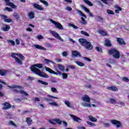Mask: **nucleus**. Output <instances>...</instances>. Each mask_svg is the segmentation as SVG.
<instances>
[{"label":"nucleus","instance_id":"1","mask_svg":"<svg viewBox=\"0 0 129 129\" xmlns=\"http://www.w3.org/2000/svg\"><path fill=\"white\" fill-rule=\"evenodd\" d=\"M36 67H37L39 69L43 68V64L41 63L35 64L34 66H32L30 68V69L31 71H32V72L35 73L36 75L40 76V77H43V78H49V76H48V75L46 74V73L43 72H41L39 69Z\"/></svg>","mask_w":129,"mask_h":129},{"label":"nucleus","instance_id":"2","mask_svg":"<svg viewBox=\"0 0 129 129\" xmlns=\"http://www.w3.org/2000/svg\"><path fill=\"white\" fill-rule=\"evenodd\" d=\"M81 100L84 102L81 103V105L84 107H91V104L90 103V97L89 96L85 94L82 97Z\"/></svg>","mask_w":129,"mask_h":129},{"label":"nucleus","instance_id":"3","mask_svg":"<svg viewBox=\"0 0 129 129\" xmlns=\"http://www.w3.org/2000/svg\"><path fill=\"white\" fill-rule=\"evenodd\" d=\"M79 41L81 44V45L84 46L87 50H92L93 49V46L91 45V43L87 41V40L85 39V38H80Z\"/></svg>","mask_w":129,"mask_h":129},{"label":"nucleus","instance_id":"4","mask_svg":"<svg viewBox=\"0 0 129 129\" xmlns=\"http://www.w3.org/2000/svg\"><path fill=\"white\" fill-rule=\"evenodd\" d=\"M46 70L49 73H51V74H54L55 75H61V74L62 76V79H66L67 78H68V75H67V74H62V73H61V72L59 71H56V72H55L54 71L52 70L51 69L49 68H46Z\"/></svg>","mask_w":129,"mask_h":129},{"label":"nucleus","instance_id":"5","mask_svg":"<svg viewBox=\"0 0 129 129\" xmlns=\"http://www.w3.org/2000/svg\"><path fill=\"white\" fill-rule=\"evenodd\" d=\"M108 54L109 55H112L115 59H119L120 58V53H119V51L115 48H112L108 50Z\"/></svg>","mask_w":129,"mask_h":129},{"label":"nucleus","instance_id":"6","mask_svg":"<svg viewBox=\"0 0 129 129\" xmlns=\"http://www.w3.org/2000/svg\"><path fill=\"white\" fill-rule=\"evenodd\" d=\"M49 33L51 34L53 37H55L56 39L59 40V41H61V42H64V40L61 38V36H60V35H59L58 33L52 30H49Z\"/></svg>","mask_w":129,"mask_h":129},{"label":"nucleus","instance_id":"7","mask_svg":"<svg viewBox=\"0 0 129 129\" xmlns=\"http://www.w3.org/2000/svg\"><path fill=\"white\" fill-rule=\"evenodd\" d=\"M50 22L52 23V24L54 25L56 29H58L59 30H64V28L63 27V26L61 25V23L57 22L53 20H50Z\"/></svg>","mask_w":129,"mask_h":129},{"label":"nucleus","instance_id":"8","mask_svg":"<svg viewBox=\"0 0 129 129\" xmlns=\"http://www.w3.org/2000/svg\"><path fill=\"white\" fill-rule=\"evenodd\" d=\"M52 98H55V99H59L57 97H55L50 95H48L47 97H44L43 98V100L46 101H52Z\"/></svg>","mask_w":129,"mask_h":129},{"label":"nucleus","instance_id":"9","mask_svg":"<svg viewBox=\"0 0 129 129\" xmlns=\"http://www.w3.org/2000/svg\"><path fill=\"white\" fill-rule=\"evenodd\" d=\"M111 122L112 124H116L117 128L121 127V123L119 121L113 119L111 120Z\"/></svg>","mask_w":129,"mask_h":129},{"label":"nucleus","instance_id":"10","mask_svg":"<svg viewBox=\"0 0 129 129\" xmlns=\"http://www.w3.org/2000/svg\"><path fill=\"white\" fill-rule=\"evenodd\" d=\"M3 105H4V107L2 108L3 110H7L8 109H10L12 107V105L10 104L9 102H5L3 104Z\"/></svg>","mask_w":129,"mask_h":129},{"label":"nucleus","instance_id":"11","mask_svg":"<svg viewBox=\"0 0 129 129\" xmlns=\"http://www.w3.org/2000/svg\"><path fill=\"white\" fill-rule=\"evenodd\" d=\"M32 6L34 9H36V10H38V11H44V8L37 4L33 3Z\"/></svg>","mask_w":129,"mask_h":129},{"label":"nucleus","instance_id":"12","mask_svg":"<svg viewBox=\"0 0 129 129\" xmlns=\"http://www.w3.org/2000/svg\"><path fill=\"white\" fill-rule=\"evenodd\" d=\"M72 55L73 57H81V53L77 50H73L72 51Z\"/></svg>","mask_w":129,"mask_h":129},{"label":"nucleus","instance_id":"13","mask_svg":"<svg viewBox=\"0 0 129 129\" xmlns=\"http://www.w3.org/2000/svg\"><path fill=\"white\" fill-rule=\"evenodd\" d=\"M71 117L73 118L74 121H75L76 122H79V120H82L80 118L74 115H70Z\"/></svg>","mask_w":129,"mask_h":129},{"label":"nucleus","instance_id":"14","mask_svg":"<svg viewBox=\"0 0 129 129\" xmlns=\"http://www.w3.org/2000/svg\"><path fill=\"white\" fill-rule=\"evenodd\" d=\"M11 29V26L7 24L3 25V27L2 28V30L4 32H8Z\"/></svg>","mask_w":129,"mask_h":129},{"label":"nucleus","instance_id":"15","mask_svg":"<svg viewBox=\"0 0 129 129\" xmlns=\"http://www.w3.org/2000/svg\"><path fill=\"white\" fill-rule=\"evenodd\" d=\"M117 42L118 44H119V45H126V43L125 42H124V40L122 39L121 38H116Z\"/></svg>","mask_w":129,"mask_h":129},{"label":"nucleus","instance_id":"16","mask_svg":"<svg viewBox=\"0 0 129 129\" xmlns=\"http://www.w3.org/2000/svg\"><path fill=\"white\" fill-rule=\"evenodd\" d=\"M33 47L34 48H35V49H39L40 50H47V49H46V48H45L41 45H39L38 44H34Z\"/></svg>","mask_w":129,"mask_h":129},{"label":"nucleus","instance_id":"17","mask_svg":"<svg viewBox=\"0 0 129 129\" xmlns=\"http://www.w3.org/2000/svg\"><path fill=\"white\" fill-rule=\"evenodd\" d=\"M107 89L111 90V91H118V89L115 86L108 87Z\"/></svg>","mask_w":129,"mask_h":129},{"label":"nucleus","instance_id":"18","mask_svg":"<svg viewBox=\"0 0 129 129\" xmlns=\"http://www.w3.org/2000/svg\"><path fill=\"white\" fill-rule=\"evenodd\" d=\"M64 104L67 106L69 108H72L73 107V105L68 100L64 101Z\"/></svg>","mask_w":129,"mask_h":129},{"label":"nucleus","instance_id":"19","mask_svg":"<svg viewBox=\"0 0 129 129\" xmlns=\"http://www.w3.org/2000/svg\"><path fill=\"white\" fill-rule=\"evenodd\" d=\"M9 72V71L5 70H0V75L2 76H5L7 75V73Z\"/></svg>","mask_w":129,"mask_h":129},{"label":"nucleus","instance_id":"20","mask_svg":"<svg viewBox=\"0 0 129 129\" xmlns=\"http://www.w3.org/2000/svg\"><path fill=\"white\" fill-rule=\"evenodd\" d=\"M95 20L97 22H103V18L101 16H97L95 18Z\"/></svg>","mask_w":129,"mask_h":129},{"label":"nucleus","instance_id":"21","mask_svg":"<svg viewBox=\"0 0 129 129\" xmlns=\"http://www.w3.org/2000/svg\"><path fill=\"white\" fill-rule=\"evenodd\" d=\"M28 17L30 20H33V19H34V18H35V13H34L33 12H31L29 13Z\"/></svg>","mask_w":129,"mask_h":129},{"label":"nucleus","instance_id":"22","mask_svg":"<svg viewBox=\"0 0 129 129\" xmlns=\"http://www.w3.org/2000/svg\"><path fill=\"white\" fill-rule=\"evenodd\" d=\"M88 117L90 121H92V122H95L97 121V119H96V118L93 117L92 115H89Z\"/></svg>","mask_w":129,"mask_h":129},{"label":"nucleus","instance_id":"23","mask_svg":"<svg viewBox=\"0 0 129 129\" xmlns=\"http://www.w3.org/2000/svg\"><path fill=\"white\" fill-rule=\"evenodd\" d=\"M115 8L116 9L115 10V13H116V14H119V12H121L122 11L121 8L117 6H115Z\"/></svg>","mask_w":129,"mask_h":129},{"label":"nucleus","instance_id":"24","mask_svg":"<svg viewBox=\"0 0 129 129\" xmlns=\"http://www.w3.org/2000/svg\"><path fill=\"white\" fill-rule=\"evenodd\" d=\"M105 45L107 47H111V43H110V40L108 39H106L105 41Z\"/></svg>","mask_w":129,"mask_h":129},{"label":"nucleus","instance_id":"25","mask_svg":"<svg viewBox=\"0 0 129 129\" xmlns=\"http://www.w3.org/2000/svg\"><path fill=\"white\" fill-rule=\"evenodd\" d=\"M84 3H85L86 5H88V6H89V7H92L93 6V4L91 3V2L89 0H83Z\"/></svg>","mask_w":129,"mask_h":129},{"label":"nucleus","instance_id":"26","mask_svg":"<svg viewBox=\"0 0 129 129\" xmlns=\"http://www.w3.org/2000/svg\"><path fill=\"white\" fill-rule=\"evenodd\" d=\"M77 12H78V15H79L80 16H81V17H83L84 18H85V19H86L87 18L86 15H84V14H83V13H82L81 11L77 10Z\"/></svg>","mask_w":129,"mask_h":129},{"label":"nucleus","instance_id":"27","mask_svg":"<svg viewBox=\"0 0 129 129\" xmlns=\"http://www.w3.org/2000/svg\"><path fill=\"white\" fill-rule=\"evenodd\" d=\"M9 88H19V89H22L23 87L21 86H18V85H13V86H9Z\"/></svg>","mask_w":129,"mask_h":129},{"label":"nucleus","instance_id":"28","mask_svg":"<svg viewBox=\"0 0 129 129\" xmlns=\"http://www.w3.org/2000/svg\"><path fill=\"white\" fill-rule=\"evenodd\" d=\"M57 67L60 71H64V70H65V66L62 64H58Z\"/></svg>","mask_w":129,"mask_h":129},{"label":"nucleus","instance_id":"29","mask_svg":"<svg viewBox=\"0 0 129 129\" xmlns=\"http://www.w3.org/2000/svg\"><path fill=\"white\" fill-rule=\"evenodd\" d=\"M49 105H52V106H59V104L55 101H52L49 103Z\"/></svg>","mask_w":129,"mask_h":129},{"label":"nucleus","instance_id":"30","mask_svg":"<svg viewBox=\"0 0 129 129\" xmlns=\"http://www.w3.org/2000/svg\"><path fill=\"white\" fill-rule=\"evenodd\" d=\"M7 5L11 7V8H13V9H16V8H17V6L14 5L13 3L11 2L7 3Z\"/></svg>","mask_w":129,"mask_h":129},{"label":"nucleus","instance_id":"31","mask_svg":"<svg viewBox=\"0 0 129 129\" xmlns=\"http://www.w3.org/2000/svg\"><path fill=\"white\" fill-rule=\"evenodd\" d=\"M97 32L99 34L102 35V36H106V32H105V31L99 30H98Z\"/></svg>","mask_w":129,"mask_h":129},{"label":"nucleus","instance_id":"32","mask_svg":"<svg viewBox=\"0 0 129 129\" xmlns=\"http://www.w3.org/2000/svg\"><path fill=\"white\" fill-rule=\"evenodd\" d=\"M75 63L78 65V66H80V67H83L84 66V63L79 61H75Z\"/></svg>","mask_w":129,"mask_h":129},{"label":"nucleus","instance_id":"33","mask_svg":"<svg viewBox=\"0 0 129 129\" xmlns=\"http://www.w3.org/2000/svg\"><path fill=\"white\" fill-rule=\"evenodd\" d=\"M19 92L21 94H22V95H25V96H29V94L25 92V91L24 90H20Z\"/></svg>","mask_w":129,"mask_h":129},{"label":"nucleus","instance_id":"34","mask_svg":"<svg viewBox=\"0 0 129 129\" xmlns=\"http://www.w3.org/2000/svg\"><path fill=\"white\" fill-rule=\"evenodd\" d=\"M15 62L16 63H18V64H19L20 65H23V62H22V60L20 59L19 58H16Z\"/></svg>","mask_w":129,"mask_h":129},{"label":"nucleus","instance_id":"35","mask_svg":"<svg viewBox=\"0 0 129 129\" xmlns=\"http://www.w3.org/2000/svg\"><path fill=\"white\" fill-rule=\"evenodd\" d=\"M44 62L46 64H49V63H52L53 64H54V62H53V61L50 60L46 58L44 59Z\"/></svg>","mask_w":129,"mask_h":129},{"label":"nucleus","instance_id":"36","mask_svg":"<svg viewBox=\"0 0 129 129\" xmlns=\"http://www.w3.org/2000/svg\"><path fill=\"white\" fill-rule=\"evenodd\" d=\"M81 19L82 20V21L81 22V24H82V25H86V24H87V22L83 17H81Z\"/></svg>","mask_w":129,"mask_h":129},{"label":"nucleus","instance_id":"37","mask_svg":"<svg viewBox=\"0 0 129 129\" xmlns=\"http://www.w3.org/2000/svg\"><path fill=\"white\" fill-rule=\"evenodd\" d=\"M32 119L30 117H27L26 118V122H27V123H28V124H31L32 123Z\"/></svg>","mask_w":129,"mask_h":129},{"label":"nucleus","instance_id":"38","mask_svg":"<svg viewBox=\"0 0 129 129\" xmlns=\"http://www.w3.org/2000/svg\"><path fill=\"white\" fill-rule=\"evenodd\" d=\"M81 8H82V9H83L84 11H85V12H86L87 13H89V10L87 9L86 7L83 5H81Z\"/></svg>","mask_w":129,"mask_h":129},{"label":"nucleus","instance_id":"39","mask_svg":"<svg viewBox=\"0 0 129 129\" xmlns=\"http://www.w3.org/2000/svg\"><path fill=\"white\" fill-rule=\"evenodd\" d=\"M38 82H39V83H41V84H43V85H48V83L43 81L41 80H39L38 81Z\"/></svg>","mask_w":129,"mask_h":129},{"label":"nucleus","instance_id":"40","mask_svg":"<svg viewBox=\"0 0 129 129\" xmlns=\"http://www.w3.org/2000/svg\"><path fill=\"white\" fill-rule=\"evenodd\" d=\"M109 102H110V103H113V104L116 103V100L113 98H110Z\"/></svg>","mask_w":129,"mask_h":129},{"label":"nucleus","instance_id":"41","mask_svg":"<svg viewBox=\"0 0 129 129\" xmlns=\"http://www.w3.org/2000/svg\"><path fill=\"white\" fill-rule=\"evenodd\" d=\"M40 2H41L42 4H44L46 7H48L49 6V4L46 1L40 0Z\"/></svg>","mask_w":129,"mask_h":129},{"label":"nucleus","instance_id":"42","mask_svg":"<svg viewBox=\"0 0 129 129\" xmlns=\"http://www.w3.org/2000/svg\"><path fill=\"white\" fill-rule=\"evenodd\" d=\"M81 33L82 34V35H84V36H86L87 37H89V34H88V33L84 31H81Z\"/></svg>","mask_w":129,"mask_h":129},{"label":"nucleus","instance_id":"43","mask_svg":"<svg viewBox=\"0 0 129 129\" xmlns=\"http://www.w3.org/2000/svg\"><path fill=\"white\" fill-rule=\"evenodd\" d=\"M69 27H72V28H74V29H78V27H77V26L71 23H69Z\"/></svg>","mask_w":129,"mask_h":129},{"label":"nucleus","instance_id":"44","mask_svg":"<svg viewBox=\"0 0 129 129\" xmlns=\"http://www.w3.org/2000/svg\"><path fill=\"white\" fill-rule=\"evenodd\" d=\"M87 124H89L91 126H96V124H95V123H92L90 121H87Z\"/></svg>","mask_w":129,"mask_h":129},{"label":"nucleus","instance_id":"45","mask_svg":"<svg viewBox=\"0 0 129 129\" xmlns=\"http://www.w3.org/2000/svg\"><path fill=\"white\" fill-rule=\"evenodd\" d=\"M54 121L55 122H57L58 124H62V121L60 120V119H55Z\"/></svg>","mask_w":129,"mask_h":129},{"label":"nucleus","instance_id":"46","mask_svg":"<svg viewBox=\"0 0 129 129\" xmlns=\"http://www.w3.org/2000/svg\"><path fill=\"white\" fill-rule=\"evenodd\" d=\"M122 81H123L124 82H129V79L128 78H126V77H123L122 78Z\"/></svg>","mask_w":129,"mask_h":129},{"label":"nucleus","instance_id":"47","mask_svg":"<svg viewBox=\"0 0 129 129\" xmlns=\"http://www.w3.org/2000/svg\"><path fill=\"white\" fill-rule=\"evenodd\" d=\"M107 13L109 15H114V12L111 10H107Z\"/></svg>","mask_w":129,"mask_h":129},{"label":"nucleus","instance_id":"48","mask_svg":"<svg viewBox=\"0 0 129 129\" xmlns=\"http://www.w3.org/2000/svg\"><path fill=\"white\" fill-rule=\"evenodd\" d=\"M18 55H19V54L14 53H12V54L11 55V57L12 58H15L16 60V58H18L17 57V56H18Z\"/></svg>","mask_w":129,"mask_h":129},{"label":"nucleus","instance_id":"49","mask_svg":"<svg viewBox=\"0 0 129 129\" xmlns=\"http://www.w3.org/2000/svg\"><path fill=\"white\" fill-rule=\"evenodd\" d=\"M17 56H18V57H19V58L21 59V60H22V61H24V60H25V59L24 58V56L23 55L21 54H18Z\"/></svg>","mask_w":129,"mask_h":129},{"label":"nucleus","instance_id":"50","mask_svg":"<svg viewBox=\"0 0 129 129\" xmlns=\"http://www.w3.org/2000/svg\"><path fill=\"white\" fill-rule=\"evenodd\" d=\"M96 50H97V51H98V52H100V53H102V49L99 47H96Z\"/></svg>","mask_w":129,"mask_h":129},{"label":"nucleus","instance_id":"51","mask_svg":"<svg viewBox=\"0 0 129 129\" xmlns=\"http://www.w3.org/2000/svg\"><path fill=\"white\" fill-rule=\"evenodd\" d=\"M9 124H10L11 125H13V126L17 127V124H15V123H14V122H13L12 121H10L9 122Z\"/></svg>","mask_w":129,"mask_h":129},{"label":"nucleus","instance_id":"52","mask_svg":"<svg viewBox=\"0 0 129 129\" xmlns=\"http://www.w3.org/2000/svg\"><path fill=\"white\" fill-rule=\"evenodd\" d=\"M8 43H11L13 46L15 45V41L14 40H7Z\"/></svg>","mask_w":129,"mask_h":129},{"label":"nucleus","instance_id":"53","mask_svg":"<svg viewBox=\"0 0 129 129\" xmlns=\"http://www.w3.org/2000/svg\"><path fill=\"white\" fill-rule=\"evenodd\" d=\"M83 59L85 60V61H88V62H90L91 61V59L88 58V57H83Z\"/></svg>","mask_w":129,"mask_h":129},{"label":"nucleus","instance_id":"54","mask_svg":"<svg viewBox=\"0 0 129 129\" xmlns=\"http://www.w3.org/2000/svg\"><path fill=\"white\" fill-rule=\"evenodd\" d=\"M51 90L52 92H57V89H56V88L51 87Z\"/></svg>","mask_w":129,"mask_h":129},{"label":"nucleus","instance_id":"55","mask_svg":"<svg viewBox=\"0 0 129 129\" xmlns=\"http://www.w3.org/2000/svg\"><path fill=\"white\" fill-rule=\"evenodd\" d=\"M68 55V53L66 51H63L62 53V55L63 56V57H66V56H67Z\"/></svg>","mask_w":129,"mask_h":129},{"label":"nucleus","instance_id":"56","mask_svg":"<svg viewBox=\"0 0 129 129\" xmlns=\"http://www.w3.org/2000/svg\"><path fill=\"white\" fill-rule=\"evenodd\" d=\"M66 11H69L70 12H71V11H72V8L67 6L66 8Z\"/></svg>","mask_w":129,"mask_h":129},{"label":"nucleus","instance_id":"57","mask_svg":"<svg viewBox=\"0 0 129 129\" xmlns=\"http://www.w3.org/2000/svg\"><path fill=\"white\" fill-rule=\"evenodd\" d=\"M103 124L105 127H107L110 125V123H104Z\"/></svg>","mask_w":129,"mask_h":129},{"label":"nucleus","instance_id":"58","mask_svg":"<svg viewBox=\"0 0 129 129\" xmlns=\"http://www.w3.org/2000/svg\"><path fill=\"white\" fill-rule=\"evenodd\" d=\"M37 38L39 39V40H42V39H44V37H43V36L42 35H38L37 36Z\"/></svg>","mask_w":129,"mask_h":129},{"label":"nucleus","instance_id":"59","mask_svg":"<svg viewBox=\"0 0 129 129\" xmlns=\"http://www.w3.org/2000/svg\"><path fill=\"white\" fill-rule=\"evenodd\" d=\"M5 10H7L8 12H13V9L9 7H6L5 8Z\"/></svg>","mask_w":129,"mask_h":129},{"label":"nucleus","instance_id":"60","mask_svg":"<svg viewBox=\"0 0 129 129\" xmlns=\"http://www.w3.org/2000/svg\"><path fill=\"white\" fill-rule=\"evenodd\" d=\"M5 22H6V23H11V22H12V19H5Z\"/></svg>","mask_w":129,"mask_h":129},{"label":"nucleus","instance_id":"61","mask_svg":"<svg viewBox=\"0 0 129 129\" xmlns=\"http://www.w3.org/2000/svg\"><path fill=\"white\" fill-rule=\"evenodd\" d=\"M49 121L51 124H55V119H54V120H49Z\"/></svg>","mask_w":129,"mask_h":129},{"label":"nucleus","instance_id":"62","mask_svg":"<svg viewBox=\"0 0 129 129\" xmlns=\"http://www.w3.org/2000/svg\"><path fill=\"white\" fill-rule=\"evenodd\" d=\"M101 2H103V3L104 4H105V5H109V3H108V2H107L106 0H101Z\"/></svg>","mask_w":129,"mask_h":129},{"label":"nucleus","instance_id":"63","mask_svg":"<svg viewBox=\"0 0 129 129\" xmlns=\"http://www.w3.org/2000/svg\"><path fill=\"white\" fill-rule=\"evenodd\" d=\"M27 79H28V80H31V81H33V80H34V78L29 76V77H28Z\"/></svg>","mask_w":129,"mask_h":129},{"label":"nucleus","instance_id":"64","mask_svg":"<svg viewBox=\"0 0 129 129\" xmlns=\"http://www.w3.org/2000/svg\"><path fill=\"white\" fill-rule=\"evenodd\" d=\"M78 129H85V127L82 126H80V125H78Z\"/></svg>","mask_w":129,"mask_h":129}]
</instances>
